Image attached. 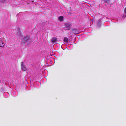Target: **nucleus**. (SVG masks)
<instances>
[{
    "mask_svg": "<svg viewBox=\"0 0 126 126\" xmlns=\"http://www.w3.org/2000/svg\"><path fill=\"white\" fill-rule=\"evenodd\" d=\"M5 45L4 43V39L3 38H0V47H3Z\"/></svg>",
    "mask_w": 126,
    "mask_h": 126,
    "instance_id": "1",
    "label": "nucleus"
},
{
    "mask_svg": "<svg viewBox=\"0 0 126 126\" xmlns=\"http://www.w3.org/2000/svg\"><path fill=\"white\" fill-rule=\"evenodd\" d=\"M21 66L22 69V70L25 71L26 70V68L25 67L24 64L23 62H21Z\"/></svg>",
    "mask_w": 126,
    "mask_h": 126,
    "instance_id": "2",
    "label": "nucleus"
},
{
    "mask_svg": "<svg viewBox=\"0 0 126 126\" xmlns=\"http://www.w3.org/2000/svg\"><path fill=\"white\" fill-rule=\"evenodd\" d=\"M30 39V37L29 36H27L24 37V40L26 42H27L29 41Z\"/></svg>",
    "mask_w": 126,
    "mask_h": 126,
    "instance_id": "3",
    "label": "nucleus"
},
{
    "mask_svg": "<svg viewBox=\"0 0 126 126\" xmlns=\"http://www.w3.org/2000/svg\"><path fill=\"white\" fill-rule=\"evenodd\" d=\"M65 25L67 27V29L69 30L70 29V27L71 26V24L68 23H66L65 24Z\"/></svg>",
    "mask_w": 126,
    "mask_h": 126,
    "instance_id": "4",
    "label": "nucleus"
},
{
    "mask_svg": "<svg viewBox=\"0 0 126 126\" xmlns=\"http://www.w3.org/2000/svg\"><path fill=\"white\" fill-rule=\"evenodd\" d=\"M63 17L61 16L59 17V19L60 21H62L63 20Z\"/></svg>",
    "mask_w": 126,
    "mask_h": 126,
    "instance_id": "5",
    "label": "nucleus"
},
{
    "mask_svg": "<svg viewBox=\"0 0 126 126\" xmlns=\"http://www.w3.org/2000/svg\"><path fill=\"white\" fill-rule=\"evenodd\" d=\"M57 40V39L55 38H53L52 39V42L54 43H56Z\"/></svg>",
    "mask_w": 126,
    "mask_h": 126,
    "instance_id": "6",
    "label": "nucleus"
},
{
    "mask_svg": "<svg viewBox=\"0 0 126 126\" xmlns=\"http://www.w3.org/2000/svg\"><path fill=\"white\" fill-rule=\"evenodd\" d=\"M101 22V21L100 20H99L98 21L97 25L98 27H99L100 26Z\"/></svg>",
    "mask_w": 126,
    "mask_h": 126,
    "instance_id": "7",
    "label": "nucleus"
},
{
    "mask_svg": "<svg viewBox=\"0 0 126 126\" xmlns=\"http://www.w3.org/2000/svg\"><path fill=\"white\" fill-rule=\"evenodd\" d=\"M68 39L66 37H65L64 38V41L65 42H67L68 41Z\"/></svg>",
    "mask_w": 126,
    "mask_h": 126,
    "instance_id": "8",
    "label": "nucleus"
},
{
    "mask_svg": "<svg viewBox=\"0 0 126 126\" xmlns=\"http://www.w3.org/2000/svg\"><path fill=\"white\" fill-rule=\"evenodd\" d=\"M0 1L2 2H4L6 1V0H0Z\"/></svg>",
    "mask_w": 126,
    "mask_h": 126,
    "instance_id": "9",
    "label": "nucleus"
},
{
    "mask_svg": "<svg viewBox=\"0 0 126 126\" xmlns=\"http://www.w3.org/2000/svg\"><path fill=\"white\" fill-rule=\"evenodd\" d=\"M18 35H19V38H20L21 37H20V36L21 37V34L20 33H19Z\"/></svg>",
    "mask_w": 126,
    "mask_h": 126,
    "instance_id": "10",
    "label": "nucleus"
},
{
    "mask_svg": "<svg viewBox=\"0 0 126 126\" xmlns=\"http://www.w3.org/2000/svg\"><path fill=\"white\" fill-rule=\"evenodd\" d=\"M124 12L125 13H126V8H125L124 9Z\"/></svg>",
    "mask_w": 126,
    "mask_h": 126,
    "instance_id": "11",
    "label": "nucleus"
}]
</instances>
